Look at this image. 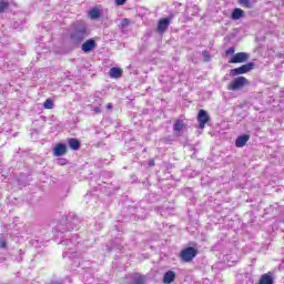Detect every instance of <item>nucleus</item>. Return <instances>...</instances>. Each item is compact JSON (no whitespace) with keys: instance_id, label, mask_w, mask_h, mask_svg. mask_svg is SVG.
<instances>
[{"instance_id":"obj_1","label":"nucleus","mask_w":284,"mask_h":284,"mask_svg":"<svg viewBox=\"0 0 284 284\" xmlns=\"http://www.w3.org/2000/svg\"><path fill=\"white\" fill-rule=\"evenodd\" d=\"M68 37L73 45H81L90 37L88 23L83 20L73 22L68 30Z\"/></svg>"},{"instance_id":"obj_2","label":"nucleus","mask_w":284,"mask_h":284,"mask_svg":"<svg viewBox=\"0 0 284 284\" xmlns=\"http://www.w3.org/2000/svg\"><path fill=\"white\" fill-rule=\"evenodd\" d=\"M77 225H79V219H77L74 215H69L65 217L64 222H60L57 225V230L63 234L65 232H72Z\"/></svg>"},{"instance_id":"obj_3","label":"nucleus","mask_w":284,"mask_h":284,"mask_svg":"<svg viewBox=\"0 0 284 284\" xmlns=\"http://www.w3.org/2000/svg\"><path fill=\"white\" fill-rule=\"evenodd\" d=\"M185 130H187V121L185 120V115H180L173 123V134L178 138L182 136Z\"/></svg>"},{"instance_id":"obj_4","label":"nucleus","mask_w":284,"mask_h":284,"mask_svg":"<svg viewBox=\"0 0 284 284\" xmlns=\"http://www.w3.org/2000/svg\"><path fill=\"white\" fill-rule=\"evenodd\" d=\"M197 254L199 250H196L194 246H187L181 251L180 258L183 263H192V261L196 258Z\"/></svg>"},{"instance_id":"obj_5","label":"nucleus","mask_w":284,"mask_h":284,"mask_svg":"<svg viewBox=\"0 0 284 284\" xmlns=\"http://www.w3.org/2000/svg\"><path fill=\"white\" fill-rule=\"evenodd\" d=\"M77 239H79V235H73L72 239H67L64 241H62L60 244L64 246V251H63V258H65V256H68L69 254H74L77 253V244H74L73 241H77Z\"/></svg>"},{"instance_id":"obj_6","label":"nucleus","mask_w":284,"mask_h":284,"mask_svg":"<svg viewBox=\"0 0 284 284\" xmlns=\"http://www.w3.org/2000/svg\"><path fill=\"white\" fill-rule=\"evenodd\" d=\"M256 68V63L254 62H248L246 64H243L239 68L231 69L230 70V75L231 77H239V74H247V72H252Z\"/></svg>"},{"instance_id":"obj_7","label":"nucleus","mask_w":284,"mask_h":284,"mask_svg":"<svg viewBox=\"0 0 284 284\" xmlns=\"http://www.w3.org/2000/svg\"><path fill=\"white\" fill-rule=\"evenodd\" d=\"M248 81L245 77H237L235 78L227 87V90H232L233 92H236V90H241V88H245L247 85Z\"/></svg>"},{"instance_id":"obj_8","label":"nucleus","mask_w":284,"mask_h":284,"mask_svg":"<svg viewBox=\"0 0 284 284\" xmlns=\"http://www.w3.org/2000/svg\"><path fill=\"white\" fill-rule=\"evenodd\" d=\"M250 61V53L247 52H237L231 57L229 63H247Z\"/></svg>"},{"instance_id":"obj_9","label":"nucleus","mask_w":284,"mask_h":284,"mask_svg":"<svg viewBox=\"0 0 284 284\" xmlns=\"http://www.w3.org/2000/svg\"><path fill=\"white\" fill-rule=\"evenodd\" d=\"M197 121L200 129L203 130L205 128V123H210V115L207 114V111L201 109L197 114Z\"/></svg>"},{"instance_id":"obj_10","label":"nucleus","mask_w":284,"mask_h":284,"mask_svg":"<svg viewBox=\"0 0 284 284\" xmlns=\"http://www.w3.org/2000/svg\"><path fill=\"white\" fill-rule=\"evenodd\" d=\"M172 21V16H169L168 18H163L158 22V32L160 34H163L170 28V22Z\"/></svg>"},{"instance_id":"obj_11","label":"nucleus","mask_w":284,"mask_h":284,"mask_svg":"<svg viewBox=\"0 0 284 284\" xmlns=\"http://www.w3.org/2000/svg\"><path fill=\"white\" fill-rule=\"evenodd\" d=\"M94 48H97V40L95 39H89V40L83 42V44L81 47V50H82V52L88 54V52H92V50H94Z\"/></svg>"},{"instance_id":"obj_12","label":"nucleus","mask_w":284,"mask_h":284,"mask_svg":"<svg viewBox=\"0 0 284 284\" xmlns=\"http://www.w3.org/2000/svg\"><path fill=\"white\" fill-rule=\"evenodd\" d=\"M53 154L55 156H64V154H68V145L63 143H59L53 148Z\"/></svg>"},{"instance_id":"obj_13","label":"nucleus","mask_w":284,"mask_h":284,"mask_svg":"<svg viewBox=\"0 0 284 284\" xmlns=\"http://www.w3.org/2000/svg\"><path fill=\"white\" fill-rule=\"evenodd\" d=\"M247 141H250V135L248 134L240 135L235 140V146L236 148H245V145H247Z\"/></svg>"},{"instance_id":"obj_14","label":"nucleus","mask_w":284,"mask_h":284,"mask_svg":"<svg viewBox=\"0 0 284 284\" xmlns=\"http://www.w3.org/2000/svg\"><path fill=\"white\" fill-rule=\"evenodd\" d=\"M174 281H176V273H174V271H168L166 273H164V276H163L164 284H171V283H174Z\"/></svg>"},{"instance_id":"obj_15","label":"nucleus","mask_w":284,"mask_h":284,"mask_svg":"<svg viewBox=\"0 0 284 284\" xmlns=\"http://www.w3.org/2000/svg\"><path fill=\"white\" fill-rule=\"evenodd\" d=\"M242 17H245V11L241 8H235L231 13V19H233V21H239Z\"/></svg>"},{"instance_id":"obj_16","label":"nucleus","mask_w":284,"mask_h":284,"mask_svg":"<svg viewBox=\"0 0 284 284\" xmlns=\"http://www.w3.org/2000/svg\"><path fill=\"white\" fill-rule=\"evenodd\" d=\"M111 79H121L123 77V70L116 67H113L110 69L109 72Z\"/></svg>"},{"instance_id":"obj_17","label":"nucleus","mask_w":284,"mask_h":284,"mask_svg":"<svg viewBox=\"0 0 284 284\" xmlns=\"http://www.w3.org/2000/svg\"><path fill=\"white\" fill-rule=\"evenodd\" d=\"M68 145L71 150H81V141L74 138L68 139Z\"/></svg>"},{"instance_id":"obj_18","label":"nucleus","mask_w":284,"mask_h":284,"mask_svg":"<svg viewBox=\"0 0 284 284\" xmlns=\"http://www.w3.org/2000/svg\"><path fill=\"white\" fill-rule=\"evenodd\" d=\"M260 284H274V278L270 273L262 275Z\"/></svg>"},{"instance_id":"obj_19","label":"nucleus","mask_w":284,"mask_h":284,"mask_svg":"<svg viewBox=\"0 0 284 284\" xmlns=\"http://www.w3.org/2000/svg\"><path fill=\"white\" fill-rule=\"evenodd\" d=\"M89 17L92 20H97L101 18V10L99 8H93L89 11Z\"/></svg>"},{"instance_id":"obj_20","label":"nucleus","mask_w":284,"mask_h":284,"mask_svg":"<svg viewBox=\"0 0 284 284\" xmlns=\"http://www.w3.org/2000/svg\"><path fill=\"white\" fill-rule=\"evenodd\" d=\"M0 250H8V240L3 234L0 235Z\"/></svg>"},{"instance_id":"obj_21","label":"nucleus","mask_w":284,"mask_h":284,"mask_svg":"<svg viewBox=\"0 0 284 284\" xmlns=\"http://www.w3.org/2000/svg\"><path fill=\"white\" fill-rule=\"evenodd\" d=\"M10 8V2L8 0H0V14L1 12H6Z\"/></svg>"},{"instance_id":"obj_22","label":"nucleus","mask_w":284,"mask_h":284,"mask_svg":"<svg viewBox=\"0 0 284 284\" xmlns=\"http://www.w3.org/2000/svg\"><path fill=\"white\" fill-rule=\"evenodd\" d=\"M44 110H52L54 108V102L50 99H47L43 103Z\"/></svg>"},{"instance_id":"obj_23","label":"nucleus","mask_w":284,"mask_h":284,"mask_svg":"<svg viewBox=\"0 0 284 284\" xmlns=\"http://www.w3.org/2000/svg\"><path fill=\"white\" fill-rule=\"evenodd\" d=\"M240 6H243V8H252V1L251 0H239Z\"/></svg>"},{"instance_id":"obj_24","label":"nucleus","mask_w":284,"mask_h":284,"mask_svg":"<svg viewBox=\"0 0 284 284\" xmlns=\"http://www.w3.org/2000/svg\"><path fill=\"white\" fill-rule=\"evenodd\" d=\"M160 141H161V143H165L166 145H172V141H174V140L172 139L171 135H168L165 138H162Z\"/></svg>"},{"instance_id":"obj_25","label":"nucleus","mask_w":284,"mask_h":284,"mask_svg":"<svg viewBox=\"0 0 284 284\" xmlns=\"http://www.w3.org/2000/svg\"><path fill=\"white\" fill-rule=\"evenodd\" d=\"M133 284H145V277L143 276L133 277Z\"/></svg>"},{"instance_id":"obj_26","label":"nucleus","mask_w":284,"mask_h":284,"mask_svg":"<svg viewBox=\"0 0 284 284\" xmlns=\"http://www.w3.org/2000/svg\"><path fill=\"white\" fill-rule=\"evenodd\" d=\"M234 52H236V49L234 47H230L226 51L225 54L226 57H233Z\"/></svg>"},{"instance_id":"obj_27","label":"nucleus","mask_w":284,"mask_h":284,"mask_svg":"<svg viewBox=\"0 0 284 284\" xmlns=\"http://www.w3.org/2000/svg\"><path fill=\"white\" fill-rule=\"evenodd\" d=\"M202 57L204 58V61H211L212 57L210 55V52L204 50L202 51Z\"/></svg>"},{"instance_id":"obj_28","label":"nucleus","mask_w":284,"mask_h":284,"mask_svg":"<svg viewBox=\"0 0 284 284\" xmlns=\"http://www.w3.org/2000/svg\"><path fill=\"white\" fill-rule=\"evenodd\" d=\"M128 26H130V19H123L121 22V27L122 28H128Z\"/></svg>"},{"instance_id":"obj_29","label":"nucleus","mask_w":284,"mask_h":284,"mask_svg":"<svg viewBox=\"0 0 284 284\" xmlns=\"http://www.w3.org/2000/svg\"><path fill=\"white\" fill-rule=\"evenodd\" d=\"M125 1L128 0H115L116 6H125Z\"/></svg>"},{"instance_id":"obj_30","label":"nucleus","mask_w":284,"mask_h":284,"mask_svg":"<svg viewBox=\"0 0 284 284\" xmlns=\"http://www.w3.org/2000/svg\"><path fill=\"white\" fill-rule=\"evenodd\" d=\"M93 112H95V114H101V109L98 106V108L93 109Z\"/></svg>"},{"instance_id":"obj_31","label":"nucleus","mask_w":284,"mask_h":284,"mask_svg":"<svg viewBox=\"0 0 284 284\" xmlns=\"http://www.w3.org/2000/svg\"><path fill=\"white\" fill-rule=\"evenodd\" d=\"M149 168H154V160L149 161Z\"/></svg>"},{"instance_id":"obj_32","label":"nucleus","mask_w":284,"mask_h":284,"mask_svg":"<svg viewBox=\"0 0 284 284\" xmlns=\"http://www.w3.org/2000/svg\"><path fill=\"white\" fill-rule=\"evenodd\" d=\"M59 165H65V159L60 160Z\"/></svg>"},{"instance_id":"obj_33","label":"nucleus","mask_w":284,"mask_h":284,"mask_svg":"<svg viewBox=\"0 0 284 284\" xmlns=\"http://www.w3.org/2000/svg\"><path fill=\"white\" fill-rule=\"evenodd\" d=\"M106 110H112V103H109V104L106 105Z\"/></svg>"},{"instance_id":"obj_34","label":"nucleus","mask_w":284,"mask_h":284,"mask_svg":"<svg viewBox=\"0 0 284 284\" xmlns=\"http://www.w3.org/2000/svg\"><path fill=\"white\" fill-rule=\"evenodd\" d=\"M3 161V155L0 154V163Z\"/></svg>"}]
</instances>
